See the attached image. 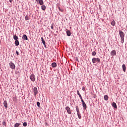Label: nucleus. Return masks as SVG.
<instances>
[{
	"mask_svg": "<svg viewBox=\"0 0 127 127\" xmlns=\"http://www.w3.org/2000/svg\"><path fill=\"white\" fill-rule=\"evenodd\" d=\"M119 35L121 37V43H124L125 42V33L124 32L120 30L119 31Z\"/></svg>",
	"mask_w": 127,
	"mask_h": 127,
	"instance_id": "nucleus-1",
	"label": "nucleus"
},
{
	"mask_svg": "<svg viewBox=\"0 0 127 127\" xmlns=\"http://www.w3.org/2000/svg\"><path fill=\"white\" fill-rule=\"evenodd\" d=\"M92 63L93 64H95V63H101V60H100L99 58H94L92 59Z\"/></svg>",
	"mask_w": 127,
	"mask_h": 127,
	"instance_id": "nucleus-2",
	"label": "nucleus"
},
{
	"mask_svg": "<svg viewBox=\"0 0 127 127\" xmlns=\"http://www.w3.org/2000/svg\"><path fill=\"white\" fill-rule=\"evenodd\" d=\"M33 91L34 93V97H36V95L37 94H38V90H37V87H34L33 89Z\"/></svg>",
	"mask_w": 127,
	"mask_h": 127,
	"instance_id": "nucleus-3",
	"label": "nucleus"
},
{
	"mask_svg": "<svg viewBox=\"0 0 127 127\" xmlns=\"http://www.w3.org/2000/svg\"><path fill=\"white\" fill-rule=\"evenodd\" d=\"M9 67L11 68V69H15V64L12 63V62H10L9 64Z\"/></svg>",
	"mask_w": 127,
	"mask_h": 127,
	"instance_id": "nucleus-4",
	"label": "nucleus"
},
{
	"mask_svg": "<svg viewBox=\"0 0 127 127\" xmlns=\"http://www.w3.org/2000/svg\"><path fill=\"white\" fill-rule=\"evenodd\" d=\"M30 79L32 82H35V75L33 74H31L30 76Z\"/></svg>",
	"mask_w": 127,
	"mask_h": 127,
	"instance_id": "nucleus-5",
	"label": "nucleus"
},
{
	"mask_svg": "<svg viewBox=\"0 0 127 127\" xmlns=\"http://www.w3.org/2000/svg\"><path fill=\"white\" fill-rule=\"evenodd\" d=\"M65 110L67 111V113L69 114V115H71L72 114V112H71V109L69 106H67L65 107Z\"/></svg>",
	"mask_w": 127,
	"mask_h": 127,
	"instance_id": "nucleus-6",
	"label": "nucleus"
},
{
	"mask_svg": "<svg viewBox=\"0 0 127 127\" xmlns=\"http://www.w3.org/2000/svg\"><path fill=\"white\" fill-rule=\"evenodd\" d=\"M81 103H82L84 111H86V110H87V105L86 104V103H85V101H82Z\"/></svg>",
	"mask_w": 127,
	"mask_h": 127,
	"instance_id": "nucleus-7",
	"label": "nucleus"
},
{
	"mask_svg": "<svg viewBox=\"0 0 127 127\" xmlns=\"http://www.w3.org/2000/svg\"><path fill=\"white\" fill-rule=\"evenodd\" d=\"M23 40H28V38H27V36L25 34H24L22 37Z\"/></svg>",
	"mask_w": 127,
	"mask_h": 127,
	"instance_id": "nucleus-8",
	"label": "nucleus"
},
{
	"mask_svg": "<svg viewBox=\"0 0 127 127\" xmlns=\"http://www.w3.org/2000/svg\"><path fill=\"white\" fill-rule=\"evenodd\" d=\"M117 55V53L116 52V50H113L111 52V55L112 56H115Z\"/></svg>",
	"mask_w": 127,
	"mask_h": 127,
	"instance_id": "nucleus-9",
	"label": "nucleus"
},
{
	"mask_svg": "<svg viewBox=\"0 0 127 127\" xmlns=\"http://www.w3.org/2000/svg\"><path fill=\"white\" fill-rule=\"evenodd\" d=\"M3 106L5 108V109H7V101L6 100H4L3 102Z\"/></svg>",
	"mask_w": 127,
	"mask_h": 127,
	"instance_id": "nucleus-10",
	"label": "nucleus"
},
{
	"mask_svg": "<svg viewBox=\"0 0 127 127\" xmlns=\"http://www.w3.org/2000/svg\"><path fill=\"white\" fill-rule=\"evenodd\" d=\"M112 107L115 109H118V106H117V103H116V102H113L112 103Z\"/></svg>",
	"mask_w": 127,
	"mask_h": 127,
	"instance_id": "nucleus-11",
	"label": "nucleus"
},
{
	"mask_svg": "<svg viewBox=\"0 0 127 127\" xmlns=\"http://www.w3.org/2000/svg\"><path fill=\"white\" fill-rule=\"evenodd\" d=\"M52 67L53 68H56L57 67V64L55 62L52 63Z\"/></svg>",
	"mask_w": 127,
	"mask_h": 127,
	"instance_id": "nucleus-12",
	"label": "nucleus"
},
{
	"mask_svg": "<svg viewBox=\"0 0 127 127\" xmlns=\"http://www.w3.org/2000/svg\"><path fill=\"white\" fill-rule=\"evenodd\" d=\"M38 2L40 5H43V4H44V2H43V0H39Z\"/></svg>",
	"mask_w": 127,
	"mask_h": 127,
	"instance_id": "nucleus-13",
	"label": "nucleus"
},
{
	"mask_svg": "<svg viewBox=\"0 0 127 127\" xmlns=\"http://www.w3.org/2000/svg\"><path fill=\"white\" fill-rule=\"evenodd\" d=\"M123 70L124 72H126V70L127 69V67H126V64H124L122 65Z\"/></svg>",
	"mask_w": 127,
	"mask_h": 127,
	"instance_id": "nucleus-14",
	"label": "nucleus"
},
{
	"mask_svg": "<svg viewBox=\"0 0 127 127\" xmlns=\"http://www.w3.org/2000/svg\"><path fill=\"white\" fill-rule=\"evenodd\" d=\"M66 34L67 36H71V32L70 31V30H67L66 31Z\"/></svg>",
	"mask_w": 127,
	"mask_h": 127,
	"instance_id": "nucleus-15",
	"label": "nucleus"
},
{
	"mask_svg": "<svg viewBox=\"0 0 127 127\" xmlns=\"http://www.w3.org/2000/svg\"><path fill=\"white\" fill-rule=\"evenodd\" d=\"M15 46H18L19 45V41L18 40L15 41Z\"/></svg>",
	"mask_w": 127,
	"mask_h": 127,
	"instance_id": "nucleus-16",
	"label": "nucleus"
},
{
	"mask_svg": "<svg viewBox=\"0 0 127 127\" xmlns=\"http://www.w3.org/2000/svg\"><path fill=\"white\" fill-rule=\"evenodd\" d=\"M104 99L105 101H108V100H109V96H108L107 95H105L104 96Z\"/></svg>",
	"mask_w": 127,
	"mask_h": 127,
	"instance_id": "nucleus-17",
	"label": "nucleus"
},
{
	"mask_svg": "<svg viewBox=\"0 0 127 127\" xmlns=\"http://www.w3.org/2000/svg\"><path fill=\"white\" fill-rule=\"evenodd\" d=\"M41 9H42V10H45V9H46V6H45V5H42Z\"/></svg>",
	"mask_w": 127,
	"mask_h": 127,
	"instance_id": "nucleus-18",
	"label": "nucleus"
},
{
	"mask_svg": "<svg viewBox=\"0 0 127 127\" xmlns=\"http://www.w3.org/2000/svg\"><path fill=\"white\" fill-rule=\"evenodd\" d=\"M13 39H14L15 41L18 40V37L16 36V35H13Z\"/></svg>",
	"mask_w": 127,
	"mask_h": 127,
	"instance_id": "nucleus-19",
	"label": "nucleus"
},
{
	"mask_svg": "<svg viewBox=\"0 0 127 127\" xmlns=\"http://www.w3.org/2000/svg\"><path fill=\"white\" fill-rule=\"evenodd\" d=\"M111 25H112V26H115V25H116V21H115V20H113L111 22Z\"/></svg>",
	"mask_w": 127,
	"mask_h": 127,
	"instance_id": "nucleus-20",
	"label": "nucleus"
},
{
	"mask_svg": "<svg viewBox=\"0 0 127 127\" xmlns=\"http://www.w3.org/2000/svg\"><path fill=\"white\" fill-rule=\"evenodd\" d=\"M77 114L78 119H79V120L81 119V113L80 112H77Z\"/></svg>",
	"mask_w": 127,
	"mask_h": 127,
	"instance_id": "nucleus-21",
	"label": "nucleus"
},
{
	"mask_svg": "<svg viewBox=\"0 0 127 127\" xmlns=\"http://www.w3.org/2000/svg\"><path fill=\"white\" fill-rule=\"evenodd\" d=\"M20 125H21V123H16L15 125H14V127H18L20 126Z\"/></svg>",
	"mask_w": 127,
	"mask_h": 127,
	"instance_id": "nucleus-22",
	"label": "nucleus"
},
{
	"mask_svg": "<svg viewBox=\"0 0 127 127\" xmlns=\"http://www.w3.org/2000/svg\"><path fill=\"white\" fill-rule=\"evenodd\" d=\"M75 108H76V113H80V110H79V107L76 106Z\"/></svg>",
	"mask_w": 127,
	"mask_h": 127,
	"instance_id": "nucleus-23",
	"label": "nucleus"
},
{
	"mask_svg": "<svg viewBox=\"0 0 127 127\" xmlns=\"http://www.w3.org/2000/svg\"><path fill=\"white\" fill-rule=\"evenodd\" d=\"M23 127H27V123H26V122L23 123Z\"/></svg>",
	"mask_w": 127,
	"mask_h": 127,
	"instance_id": "nucleus-24",
	"label": "nucleus"
},
{
	"mask_svg": "<svg viewBox=\"0 0 127 127\" xmlns=\"http://www.w3.org/2000/svg\"><path fill=\"white\" fill-rule=\"evenodd\" d=\"M58 9L60 10V11H61V12H63L64 11V10H63V9L60 8V6L58 7Z\"/></svg>",
	"mask_w": 127,
	"mask_h": 127,
	"instance_id": "nucleus-25",
	"label": "nucleus"
},
{
	"mask_svg": "<svg viewBox=\"0 0 127 127\" xmlns=\"http://www.w3.org/2000/svg\"><path fill=\"white\" fill-rule=\"evenodd\" d=\"M96 54H97V53L96 52L94 51L92 53V56H96Z\"/></svg>",
	"mask_w": 127,
	"mask_h": 127,
	"instance_id": "nucleus-26",
	"label": "nucleus"
},
{
	"mask_svg": "<svg viewBox=\"0 0 127 127\" xmlns=\"http://www.w3.org/2000/svg\"><path fill=\"white\" fill-rule=\"evenodd\" d=\"M37 107H38V108H40V102H37Z\"/></svg>",
	"mask_w": 127,
	"mask_h": 127,
	"instance_id": "nucleus-27",
	"label": "nucleus"
},
{
	"mask_svg": "<svg viewBox=\"0 0 127 127\" xmlns=\"http://www.w3.org/2000/svg\"><path fill=\"white\" fill-rule=\"evenodd\" d=\"M79 98H80V99L81 101V102H84V100H83V98H82V95H80L79 96Z\"/></svg>",
	"mask_w": 127,
	"mask_h": 127,
	"instance_id": "nucleus-28",
	"label": "nucleus"
},
{
	"mask_svg": "<svg viewBox=\"0 0 127 127\" xmlns=\"http://www.w3.org/2000/svg\"><path fill=\"white\" fill-rule=\"evenodd\" d=\"M25 20H28L29 19V18H28V16H27V15L25 16Z\"/></svg>",
	"mask_w": 127,
	"mask_h": 127,
	"instance_id": "nucleus-29",
	"label": "nucleus"
},
{
	"mask_svg": "<svg viewBox=\"0 0 127 127\" xmlns=\"http://www.w3.org/2000/svg\"><path fill=\"white\" fill-rule=\"evenodd\" d=\"M76 93H77V95H78V96L81 95V94H80V92L79 91V90H77Z\"/></svg>",
	"mask_w": 127,
	"mask_h": 127,
	"instance_id": "nucleus-30",
	"label": "nucleus"
},
{
	"mask_svg": "<svg viewBox=\"0 0 127 127\" xmlns=\"http://www.w3.org/2000/svg\"><path fill=\"white\" fill-rule=\"evenodd\" d=\"M2 125H3V126H6V123H5V122L3 121L2 123Z\"/></svg>",
	"mask_w": 127,
	"mask_h": 127,
	"instance_id": "nucleus-31",
	"label": "nucleus"
},
{
	"mask_svg": "<svg viewBox=\"0 0 127 127\" xmlns=\"http://www.w3.org/2000/svg\"><path fill=\"white\" fill-rule=\"evenodd\" d=\"M16 54L17 55V56H18V55H19V53L17 51H16Z\"/></svg>",
	"mask_w": 127,
	"mask_h": 127,
	"instance_id": "nucleus-32",
	"label": "nucleus"
},
{
	"mask_svg": "<svg viewBox=\"0 0 127 127\" xmlns=\"http://www.w3.org/2000/svg\"><path fill=\"white\" fill-rule=\"evenodd\" d=\"M53 25H54V24H51V29H53V28H54Z\"/></svg>",
	"mask_w": 127,
	"mask_h": 127,
	"instance_id": "nucleus-33",
	"label": "nucleus"
},
{
	"mask_svg": "<svg viewBox=\"0 0 127 127\" xmlns=\"http://www.w3.org/2000/svg\"><path fill=\"white\" fill-rule=\"evenodd\" d=\"M42 42L43 45L46 44V43L45 42V41H43Z\"/></svg>",
	"mask_w": 127,
	"mask_h": 127,
	"instance_id": "nucleus-34",
	"label": "nucleus"
},
{
	"mask_svg": "<svg viewBox=\"0 0 127 127\" xmlns=\"http://www.w3.org/2000/svg\"><path fill=\"white\" fill-rule=\"evenodd\" d=\"M85 90H86V88L85 87L83 86L82 91H85Z\"/></svg>",
	"mask_w": 127,
	"mask_h": 127,
	"instance_id": "nucleus-35",
	"label": "nucleus"
},
{
	"mask_svg": "<svg viewBox=\"0 0 127 127\" xmlns=\"http://www.w3.org/2000/svg\"><path fill=\"white\" fill-rule=\"evenodd\" d=\"M41 41H42V42L45 41V40H44V39L43 38V37H41Z\"/></svg>",
	"mask_w": 127,
	"mask_h": 127,
	"instance_id": "nucleus-36",
	"label": "nucleus"
},
{
	"mask_svg": "<svg viewBox=\"0 0 127 127\" xmlns=\"http://www.w3.org/2000/svg\"><path fill=\"white\" fill-rule=\"evenodd\" d=\"M9 2H12L13 1V0H9Z\"/></svg>",
	"mask_w": 127,
	"mask_h": 127,
	"instance_id": "nucleus-37",
	"label": "nucleus"
},
{
	"mask_svg": "<svg viewBox=\"0 0 127 127\" xmlns=\"http://www.w3.org/2000/svg\"><path fill=\"white\" fill-rule=\"evenodd\" d=\"M45 48H46V44H44Z\"/></svg>",
	"mask_w": 127,
	"mask_h": 127,
	"instance_id": "nucleus-38",
	"label": "nucleus"
},
{
	"mask_svg": "<svg viewBox=\"0 0 127 127\" xmlns=\"http://www.w3.org/2000/svg\"><path fill=\"white\" fill-rule=\"evenodd\" d=\"M75 59H76V61L79 62V61H78V58H76Z\"/></svg>",
	"mask_w": 127,
	"mask_h": 127,
	"instance_id": "nucleus-39",
	"label": "nucleus"
},
{
	"mask_svg": "<svg viewBox=\"0 0 127 127\" xmlns=\"http://www.w3.org/2000/svg\"><path fill=\"white\" fill-rule=\"evenodd\" d=\"M36 1H37V2H38V1H39V0H36Z\"/></svg>",
	"mask_w": 127,
	"mask_h": 127,
	"instance_id": "nucleus-40",
	"label": "nucleus"
},
{
	"mask_svg": "<svg viewBox=\"0 0 127 127\" xmlns=\"http://www.w3.org/2000/svg\"><path fill=\"white\" fill-rule=\"evenodd\" d=\"M11 57H12V58H13V56H11Z\"/></svg>",
	"mask_w": 127,
	"mask_h": 127,
	"instance_id": "nucleus-41",
	"label": "nucleus"
}]
</instances>
